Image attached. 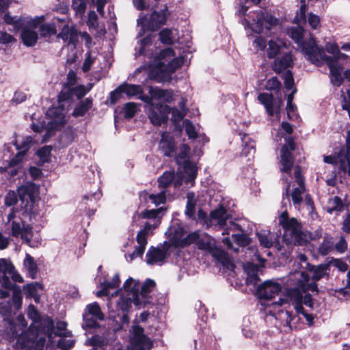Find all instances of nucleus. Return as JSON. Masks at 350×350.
Instances as JSON below:
<instances>
[{"label": "nucleus", "mask_w": 350, "mask_h": 350, "mask_svg": "<svg viewBox=\"0 0 350 350\" xmlns=\"http://www.w3.org/2000/svg\"><path fill=\"white\" fill-rule=\"evenodd\" d=\"M308 282L309 275L302 269L290 273L286 280V285L289 288L288 297H280L278 301L272 303V306L280 307L286 304L289 299L294 306L296 312L302 314L308 325H311L313 323L314 318L312 315L304 310L303 304L312 309L314 302L310 294H306L303 297L301 292L304 293L308 291L317 292L318 288L315 282L309 284Z\"/></svg>", "instance_id": "1"}, {"label": "nucleus", "mask_w": 350, "mask_h": 350, "mask_svg": "<svg viewBox=\"0 0 350 350\" xmlns=\"http://www.w3.org/2000/svg\"><path fill=\"white\" fill-rule=\"evenodd\" d=\"M90 89H86L83 85H77L75 88L64 87L58 96V107H53L49 108L46 111V118L48 119L47 124H38L33 123L31 129L34 132L40 133L44 130L46 134L42 139L46 142L48 138L51 137L54 132L60 129L66 122V114L68 109L64 108L68 104L70 105V100L73 96L78 99L83 97Z\"/></svg>", "instance_id": "2"}, {"label": "nucleus", "mask_w": 350, "mask_h": 350, "mask_svg": "<svg viewBox=\"0 0 350 350\" xmlns=\"http://www.w3.org/2000/svg\"><path fill=\"white\" fill-rule=\"evenodd\" d=\"M295 148L293 140H289L288 144L284 145L281 148L280 154V171L282 179L286 183L285 196L287 198L290 195V187L293 183V191L291 193L292 200L295 206L299 205L302 202V195L305 191L304 179L301 176V171L299 166L293 167V159L291 151Z\"/></svg>", "instance_id": "3"}, {"label": "nucleus", "mask_w": 350, "mask_h": 350, "mask_svg": "<svg viewBox=\"0 0 350 350\" xmlns=\"http://www.w3.org/2000/svg\"><path fill=\"white\" fill-rule=\"evenodd\" d=\"M140 282L133 278H129L123 284L122 289L125 293L121 294L120 297L114 302L112 298L110 299L108 303V307L112 311L117 312V317L120 318V321L122 324L128 325L130 319L128 316V312L131 308V305L133 304L138 309L146 308V304L148 301H142L140 295Z\"/></svg>", "instance_id": "4"}, {"label": "nucleus", "mask_w": 350, "mask_h": 350, "mask_svg": "<svg viewBox=\"0 0 350 350\" xmlns=\"http://www.w3.org/2000/svg\"><path fill=\"white\" fill-rule=\"evenodd\" d=\"M183 63L181 55H176L170 48L162 51L154 57L149 66V77L159 82H166L171 79V76Z\"/></svg>", "instance_id": "5"}, {"label": "nucleus", "mask_w": 350, "mask_h": 350, "mask_svg": "<svg viewBox=\"0 0 350 350\" xmlns=\"http://www.w3.org/2000/svg\"><path fill=\"white\" fill-rule=\"evenodd\" d=\"M15 282H23V278L17 271L12 262L9 258H0V287L9 291H12V301L15 309L21 308L23 301L21 288L13 284Z\"/></svg>", "instance_id": "6"}, {"label": "nucleus", "mask_w": 350, "mask_h": 350, "mask_svg": "<svg viewBox=\"0 0 350 350\" xmlns=\"http://www.w3.org/2000/svg\"><path fill=\"white\" fill-rule=\"evenodd\" d=\"M162 211V208L146 210L140 213L139 216L144 219H150L144 224V229L141 230L137 234V245L135 247V251L131 254L125 255L127 261H132L137 257H142L146 245L147 239L153 233V230L159 225L160 217L159 213Z\"/></svg>", "instance_id": "7"}, {"label": "nucleus", "mask_w": 350, "mask_h": 350, "mask_svg": "<svg viewBox=\"0 0 350 350\" xmlns=\"http://www.w3.org/2000/svg\"><path fill=\"white\" fill-rule=\"evenodd\" d=\"M210 221L212 225L223 229V234H230V232L241 230L239 225L232 220L224 207H220L211 213ZM232 237L240 246H245L250 243L248 238L243 234L232 233Z\"/></svg>", "instance_id": "8"}, {"label": "nucleus", "mask_w": 350, "mask_h": 350, "mask_svg": "<svg viewBox=\"0 0 350 350\" xmlns=\"http://www.w3.org/2000/svg\"><path fill=\"white\" fill-rule=\"evenodd\" d=\"M304 29L300 27H291L288 30L289 36L301 49L302 53L306 58L312 64H318L323 58V47L316 44L313 38L308 41H303Z\"/></svg>", "instance_id": "9"}, {"label": "nucleus", "mask_w": 350, "mask_h": 350, "mask_svg": "<svg viewBox=\"0 0 350 350\" xmlns=\"http://www.w3.org/2000/svg\"><path fill=\"white\" fill-rule=\"evenodd\" d=\"M279 223L284 228V239L288 243L304 245L307 242L306 235L302 232L301 224L294 218H289L284 211L279 218Z\"/></svg>", "instance_id": "10"}, {"label": "nucleus", "mask_w": 350, "mask_h": 350, "mask_svg": "<svg viewBox=\"0 0 350 350\" xmlns=\"http://www.w3.org/2000/svg\"><path fill=\"white\" fill-rule=\"evenodd\" d=\"M199 249L208 252L226 269L232 270L234 265L228 254L221 249L215 246V241L206 234H198V238L194 241Z\"/></svg>", "instance_id": "11"}, {"label": "nucleus", "mask_w": 350, "mask_h": 350, "mask_svg": "<svg viewBox=\"0 0 350 350\" xmlns=\"http://www.w3.org/2000/svg\"><path fill=\"white\" fill-rule=\"evenodd\" d=\"M18 196L24 205V216L28 217L30 221L36 219L38 211L34 204L36 198L38 194V188L33 183L26 184L18 188Z\"/></svg>", "instance_id": "12"}, {"label": "nucleus", "mask_w": 350, "mask_h": 350, "mask_svg": "<svg viewBox=\"0 0 350 350\" xmlns=\"http://www.w3.org/2000/svg\"><path fill=\"white\" fill-rule=\"evenodd\" d=\"M21 218L18 213L12 211L8 215L7 224L8 225V230H10V234L14 237H21L29 246L31 245V239L32 237L31 228L29 226L25 224V220L29 219L28 217L24 216Z\"/></svg>", "instance_id": "13"}, {"label": "nucleus", "mask_w": 350, "mask_h": 350, "mask_svg": "<svg viewBox=\"0 0 350 350\" xmlns=\"http://www.w3.org/2000/svg\"><path fill=\"white\" fill-rule=\"evenodd\" d=\"M190 148L186 144L180 147V150L176 157L178 165H183V176L185 178V183L192 186L197 176V167L194 163L189 161Z\"/></svg>", "instance_id": "14"}, {"label": "nucleus", "mask_w": 350, "mask_h": 350, "mask_svg": "<svg viewBox=\"0 0 350 350\" xmlns=\"http://www.w3.org/2000/svg\"><path fill=\"white\" fill-rule=\"evenodd\" d=\"M44 21V16L34 18H26L25 25H23L21 35L23 43L27 46H33L38 41V33L37 29L38 24Z\"/></svg>", "instance_id": "15"}, {"label": "nucleus", "mask_w": 350, "mask_h": 350, "mask_svg": "<svg viewBox=\"0 0 350 350\" xmlns=\"http://www.w3.org/2000/svg\"><path fill=\"white\" fill-rule=\"evenodd\" d=\"M166 234H167L171 243L176 247H185L194 243L198 238V232L186 234L183 227L180 226H171Z\"/></svg>", "instance_id": "16"}, {"label": "nucleus", "mask_w": 350, "mask_h": 350, "mask_svg": "<svg viewBox=\"0 0 350 350\" xmlns=\"http://www.w3.org/2000/svg\"><path fill=\"white\" fill-rule=\"evenodd\" d=\"M168 11L165 8L160 12H154L149 18L141 16L137 20L138 25L142 26V29L139 32L138 36H142L144 34L146 28L151 31H155L159 29L161 25L165 23Z\"/></svg>", "instance_id": "17"}, {"label": "nucleus", "mask_w": 350, "mask_h": 350, "mask_svg": "<svg viewBox=\"0 0 350 350\" xmlns=\"http://www.w3.org/2000/svg\"><path fill=\"white\" fill-rule=\"evenodd\" d=\"M253 46L260 51H266L267 55L269 59H273L278 55L285 43L279 38L271 39L268 43L265 38L258 36L253 42Z\"/></svg>", "instance_id": "18"}, {"label": "nucleus", "mask_w": 350, "mask_h": 350, "mask_svg": "<svg viewBox=\"0 0 350 350\" xmlns=\"http://www.w3.org/2000/svg\"><path fill=\"white\" fill-rule=\"evenodd\" d=\"M152 347V341L144 335V329L137 325H133L131 337V350H150Z\"/></svg>", "instance_id": "19"}, {"label": "nucleus", "mask_w": 350, "mask_h": 350, "mask_svg": "<svg viewBox=\"0 0 350 350\" xmlns=\"http://www.w3.org/2000/svg\"><path fill=\"white\" fill-rule=\"evenodd\" d=\"M323 58L321 62L318 64H314L317 66L321 65L323 62H325L329 69V78L331 83L332 85L335 86H340L342 81L343 79L341 75L342 71L343 70V66L339 62H336L332 58L329 57L325 54L324 49H323Z\"/></svg>", "instance_id": "20"}, {"label": "nucleus", "mask_w": 350, "mask_h": 350, "mask_svg": "<svg viewBox=\"0 0 350 350\" xmlns=\"http://www.w3.org/2000/svg\"><path fill=\"white\" fill-rule=\"evenodd\" d=\"M150 111L148 114L150 122L154 125H161L167 120L170 107L165 104L149 102Z\"/></svg>", "instance_id": "21"}, {"label": "nucleus", "mask_w": 350, "mask_h": 350, "mask_svg": "<svg viewBox=\"0 0 350 350\" xmlns=\"http://www.w3.org/2000/svg\"><path fill=\"white\" fill-rule=\"evenodd\" d=\"M281 285L273 280H267L261 284L257 288V293L260 299H271L280 293Z\"/></svg>", "instance_id": "22"}, {"label": "nucleus", "mask_w": 350, "mask_h": 350, "mask_svg": "<svg viewBox=\"0 0 350 350\" xmlns=\"http://www.w3.org/2000/svg\"><path fill=\"white\" fill-rule=\"evenodd\" d=\"M108 0H72V8L75 11L77 16L82 17L84 14L88 3L96 5L97 11L103 16L104 14L103 7Z\"/></svg>", "instance_id": "23"}, {"label": "nucleus", "mask_w": 350, "mask_h": 350, "mask_svg": "<svg viewBox=\"0 0 350 350\" xmlns=\"http://www.w3.org/2000/svg\"><path fill=\"white\" fill-rule=\"evenodd\" d=\"M259 102L264 105L267 112L271 116L275 115L277 118L280 119V110L282 103V100H280L278 103L274 102L273 96L272 94L267 93H261L258 96Z\"/></svg>", "instance_id": "24"}, {"label": "nucleus", "mask_w": 350, "mask_h": 350, "mask_svg": "<svg viewBox=\"0 0 350 350\" xmlns=\"http://www.w3.org/2000/svg\"><path fill=\"white\" fill-rule=\"evenodd\" d=\"M323 160L327 163L338 164L341 171L347 172L350 176V156L345 153V150H341L336 157L326 156Z\"/></svg>", "instance_id": "25"}, {"label": "nucleus", "mask_w": 350, "mask_h": 350, "mask_svg": "<svg viewBox=\"0 0 350 350\" xmlns=\"http://www.w3.org/2000/svg\"><path fill=\"white\" fill-rule=\"evenodd\" d=\"M306 8L305 5L300 7L299 12L297 13L295 18V21L297 24H301L303 22L308 21L309 25L314 29H317L321 26L320 17L312 13H310L308 16L306 15Z\"/></svg>", "instance_id": "26"}, {"label": "nucleus", "mask_w": 350, "mask_h": 350, "mask_svg": "<svg viewBox=\"0 0 350 350\" xmlns=\"http://www.w3.org/2000/svg\"><path fill=\"white\" fill-rule=\"evenodd\" d=\"M183 181L185 182V178L183 176V172L181 176L175 174L174 172H166L159 178V186L165 188L173 182L175 187H178Z\"/></svg>", "instance_id": "27"}, {"label": "nucleus", "mask_w": 350, "mask_h": 350, "mask_svg": "<svg viewBox=\"0 0 350 350\" xmlns=\"http://www.w3.org/2000/svg\"><path fill=\"white\" fill-rule=\"evenodd\" d=\"M151 98L150 102L161 103V101L170 103L172 100L173 94L172 91L159 89L157 88H151L150 89Z\"/></svg>", "instance_id": "28"}, {"label": "nucleus", "mask_w": 350, "mask_h": 350, "mask_svg": "<svg viewBox=\"0 0 350 350\" xmlns=\"http://www.w3.org/2000/svg\"><path fill=\"white\" fill-rule=\"evenodd\" d=\"M166 257L163 248L150 247L146 254V262L148 265H161Z\"/></svg>", "instance_id": "29"}, {"label": "nucleus", "mask_w": 350, "mask_h": 350, "mask_svg": "<svg viewBox=\"0 0 350 350\" xmlns=\"http://www.w3.org/2000/svg\"><path fill=\"white\" fill-rule=\"evenodd\" d=\"M293 65V59L291 54L286 53L282 56L278 57L273 62V70L278 73L282 72L284 70L291 67Z\"/></svg>", "instance_id": "30"}, {"label": "nucleus", "mask_w": 350, "mask_h": 350, "mask_svg": "<svg viewBox=\"0 0 350 350\" xmlns=\"http://www.w3.org/2000/svg\"><path fill=\"white\" fill-rule=\"evenodd\" d=\"M155 287V282L151 279H147L140 287V295L142 301H148L146 304V308H149L152 304V297L149 294Z\"/></svg>", "instance_id": "31"}, {"label": "nucleus", "mask_w": 350, "mask_h": 350, "mask_svg": "<svg viewBox=\"0 0 350 350\" xmlns=\"http://www.w3.org/2000/svg\"><path fill=\"white\" fill-rule=\"evenodd\" d=\"M159 39L165 44H172L179 40V32L176 29H164L159 33Z\"/></svg>", "instance_id": "32"}, {"label": "nucleus", "mask_w": 350, "mask_h": 350, "mask_svg": "<svg viewBox=\"0 0 350 350\" xmlns=\"http://www.w3.org/2000/svg\"><path fill=\"white\" fill-rule=\"evenodd\" d=\"M160 148L163 150L166 156H171L174 152L175 143L172 136L168 133H163L159 143Z\"/></svg>", "instance_id": "33"}, {"label": "nucleus", "mask_w": 350, "mask_h": 350, "mask_svg": "<svg viewBox=\"0 0 350 350\" xmlns=\"http://www.w3.org/2000/svg\"><path fill=\"white\" fill-rule=\"evenodd\" d=\"M245 273L247 274V284H255L258 280V267L257 265L247 262L243 265Z\"/></svg>", "instance_id": "34"}, {"label": "nucleus", "mask_w": 350, "mask_h": 350, "mask_svg": "<svg viewBox=\"0 0 350 350\" xmlns=\"http://www.w3.org/2000/svg\"><path fill=\"white\" fill-rule=\"evenodd\" d=\"M120 277L118 273H116L111 278V282H105L101 284V290L96 293L98 297L109 296L110 289L116 288L120 284Z\"/></svg>", "instance_id": "35"}, {"label": "nucleus", "mask_w": 350, "mask_h": 350, "mask_svg": "<svg viewBox=\"0 0 350 350\" xmlns=\"http://www.w3.org/2000/svg\"><path fill=\"white\" fill-rule=\"evenodd\" d=\"M120 277L118 273H116L111 278V282H105L101 284V290L96 293L98 297L109 296L110 289L116 288L120 284Z\"/></svg>", "instance_id": "36"}, {"label": "nucleus", "mask_w": 350, "mask_h": 350, "mask_svg": "<svg viewBox=\"0 0 350 350\" xmlns=\"http://www.w3.org/2000/svg\"><path fill=\"white\" fill-rule=\"evenodd\" d=\"M32 138L30 136H27L21 139H17L15 144L18 150H20L16 157V159L21 160L25 153L29 149L31 144L32 143Z\"/></svg>", "instance_id": "37"}, {"label": "nucleus", "mask_w": 350, "mask_h": 350, "mask_svg": "<svg viewBox=\"0 0 350 350\" xmlns=\"http://www.w3.org/2000/svg\"><path fill=\"white\" fill-rule=\"evenodd\" d=\"M325 49L327 53L332 55V57H329L336 62H338L340 59H345L347 58V55L340 52V48L338 44L334 42H328L325 44Z\"/></svg>", "instance_id": "38"}, {"label": "nucleus", "mask_w": 350, "mask_h": 350, "mask_svg": "<svg viewBox=\"0 0 350 350\" xmlns=\"http://www.w3.org/2000/svg\"><path fill=\"white\" fill-rule=\"evenodd\" d=\"M58 38H62L64 42L68 44H75L77 39V34L74 28L66 25L59 33Z\"/></svg>", "instance_id": "39"}, {"label": "nucleus", "mask_w": 350, "mask_h": 350, "mask_svg": "<svg viewBox=\"0 0 350 350\" xmlns=\"http://www.w3.org/2000/svg\"><path fill=\"white\" fill-rule=\"evenodd\" d=\"M23 266L26 269L28 275L32 278H36L38 266L33 258L29 254H26L25 258L23 260Z\"/></svg>", "instance_id": "40"}, {"label": "nucleus", "mask_w": 350, "mask_h": 350, "mask_svg": "<svg viewBox=\"0 0 350 350\" xmlns=\"http://www.w3.org/2000/svg\"><path fill=\"white\" fill-rule=\"evenodd\" d=\"M344 204L338 196L329 198L325 206L326 211L332 213L333 212H341L344 209Z\"/></svg>", "instance_id": "41"}, {"label": "nucleus", "mask_w": 350, "mask_h": 350, "mask_svg": "<svg viewBox=\"0 0 350 350\" xmlns=\"http://www.w3.org/2000/svg\"><path fill=\"white\" fill-rule=\"evenodd\" d=\"M260 244L266 248H269L273 245V235L269 231L261 230L256 233Z\"/></svg>", "instance_id": "42"}, {"label": "nucleus", "mask_w": 350, "mask_h": 350, "mask_svg": "<svg viewBox=\"0 0 350 350\" xmlns=\"http://www.w3.org/2000/svg\"><path fill=\"white\" fill-rule=\"evenodd\" d=\"M120 90H122L123 94H125L129 97L141 94L143 91L140 85L127 83L120 85Z\"/></svg>", "instance_id": "43"}, {"label": "nucleus", "mask_w": 350, "mask_h": 350, "mask_svg": "<svg viewBox=\"0 0 350 350\" xmlns=\"http://www.w3.org/2000/svg\"><path fill=\"white\" fill-rule=\"evenodd\" d=\"M27 296L33 297L38 302L39 299L38 289H42V285L38 282L28 284L23 287Z\"/></svg>", "instance_id": "44"}, {"label": "nucleus", "mask_w": 350, "mask_h": 350, "mask_svg": "<svg viewBox=\"0 0 350 350\" xmlns=\"http://www.w3.org/2000/svg\"><path fill=\"white\" fill-rule=\"evenodd\" d=\"M4 21L8 24L14 26L16 31L19 30L23 25H25L26 18L12 16L9 13H6L3 16Z\"/></svg>", "instance_id": "45"}, {"label": "nucleus", "mask_w": 350, "mask_h": 350, "mask_svg": "<svg viewBox=\"0 0 350 350\" xmlns=\"http://www.w3.org/2000/svg\"><path fill=\"white\" fill-rule=\"evenodd\" d=\"M92 104V100L89 98H86L75 107L72 112V116L75 118L84 116L91 108Z\"/></svg>", "instance_id": "46"}, {"label": "nucleus", "mask_w": 350, "mask_h": 350, "mask_svg": "<svg viewBox=\"0 0 350 350\" xmlns=\"http://www.w3.org/2000/svg\"><path fill=\"white\" fill-rule=\"evenodd\" d=\"M83 314H88L95 319H98V320H102L104 318L100 308L96 302L88 305Z\"/></svg>", "instance_id": "47"}, {"label": "nucleus", "mask_w": 350, "mask_h": 350, "mask_svg": "<svg viewBox=\"0 0 350 350\" xmlns=\"http://www.w3.org/2000/svg\"><path fill=\"white\" fill-rule=\"evenodd\" d=\"M40 31L41 36L44 38H50L52 36H54L57 33V30L54 24L53 23H46V24H38V28Z\"/></svg>", "instance_id": "48"}, {"label": "nucleus", "mask_w": 350, "mask_h": 350, "mask_svg": "<svg viewBox=\"0 0 350 350\" xmlns=\"http://www.w3.org/2000/svg\"><path fill=\"white\" fill-rule=\"evenodd\" d=\"M328 269L329 265L327 264L320 265L316 268L313 267L312 269H310V271L312 272V280L314 282L319 280L326 275Z\"/></svg>", "instance_id": "49"}, {"label": "nucleus", "mask_w": 350, "mask_h": 350, "mask_svg": "<svg viewBox=\"0 0 350 350\" xmlns=\"http://www.w3.org/2000/svg\"><path fill=\"white\" fill-rule=\"evenodd\" d=\"M334 250V242L332 238L325 239L319 247V252L325 256Z\"/></svg>", "instance_id": "50"}, {"label": "nucleus", "mask_w": 350, "mask_h": 350, "mask_svg": "<svg viewBox=\"0 0 350 350\" xmlns=\"http://www.w3.org/2000/svg\"><path fill=\"white\" fill-rule=\"evenodd\" d=\"M187 203L186 206L185 214L189 217H191L194 215L196 200L195 195L193 193H189L187 194Z\"/></svg>", "instance_id": "51"}, {"label": "nucleus", "mask_w": 350, "mask_h": 350, "mask_svg": "<svg viewBox=\"0 0 350 350\" xmlns=\"http://www.w3.org/2000/svg\"><path fill=\"white\" fill-rule=\"evenodd\" d=\"M148 196L149 200L151 203L154 204L155 205H159L161 204H163L165 202V191H161L157 194H150L144 193L142 196L146 198Z\"/></svg>", "instance_id": "52"}, {"label": "nucleus", "mask_w": 350, "mask_h": 350, "mask_svg": "<svg viewBox=\"0 0 350 350\" xmlns=\"http://www.w3.org/2000/svg\"><path fill=\"white\" fill-rule=\"evenodd\" d=\"M51 147L45 146L37 151V155L40 159V162L44 163L48 162L51 158Z\"/></svg>", "instance_id": "53"}, {"label": "nucleus", "mask_w": 350, "mask_h": 350, "mask_svg": "<svg viewBox=\"0 0 350 350\" xmlns=\"http://www.w3.org/2000/svg\"><path fill=\"white\" fill-rule=\"evenodd\" d=\"M183 126L189 139H196L198 137L196 127L190 120H185L183 121Z\"/></svg>", "instance_id": "54"}, {"label": "nucleus", "mask_w": 350, "mask_h": 350, "mask_svg": "<svg viewBox=\"0 0 350 350\" xmlns=\"http://www.w3.org/2000/svg\"><path fill=\"white\" fill-rule=\"evenodd\" d=\"M83 327L87 328H93L96 327L98 325L97 320L98 319H95L92 317V316H90L88 314H83Z\"/></svg>", "instance_id": "55"}, {"label": "nucleus", "mask_w": 350, "mask_h": 350, "mask_svg": "<svg viewBox=\"0 0 350 350\" xmlns=\"http://www.w3.org/2000/svg\"><path fill=\"white\" fill-rule=\"evenodd\" d=\"M137 111V105L134 103H128L124 105V116L131 118L135 116Z\"/></svg>", "instance_id": "56"}, {"label": "nucleus", "mask_w": 350, "mask_h": 350, "mask_svg": "<svg viewBox=\"0 0 350 350\" xmlns=\"http://www.w3.org/2000/svg\"><path fill=\"white\" fill-rule=\"evenodd\" d=\"M89 344L94 347V349H98L105 346L107 342L105 338L99 336H94L89 340Z\"/></svg>", "instance_id": "57"}, {"label": "nucleus", "mask_w": 350, "mask_h": 350, "mask_svg": "<svg viewBox=\"0 0 350 350\" xmlns=\"http://www.w3.org/2000/svg\"><path fill=\"white\" fill-rule=\"evenodd\" d=\"M87 24L90 29H96L98 27V16L94 11H90L89 12Z\"/></svg>", "instance_id": "58"}, {"label": "nucleus", "mask_w": 350, "mask_h": 350, "mask_svg": "<svg viewBox=\"0 0 350 350\" xmlns=\"http://www.w3.org/2000/svg\"><path fill=\"white\" fill-rule=\"evenodd\" d=\"M171 111L172 114V120L174 122H179L183 120L187 113V109L183 107H182V109H172L170 111Z\"/></svg>", "instance_id": "59"}, {"label": "nucleus", "mask_w": 350, "mask_h": 350, "mask_svg": "<svg viewBox=\"0 0 350 350\" xmlns=\"http://www.w3.org/2000/svg\"><path fill=\"white\" fill-rule=\"evenodd\" d=\"M283 79L284 81V86L286 90H293L294 87V79L293 74L290 70H287L284 76Z\"/></svg>", "instance_id": "60"}, {"label": "nucleus", "mask_w": 350, "mask_h": 350, "mask_svg": "<svg viewBox=\"0 0 350 350\" xmlns=\"http://www.w3.org/2000/svg\"><path fill=\"white\" fill-rule=\"evenodd\" d=\"M152 38L150 36H148L144 39L141 40L140 48L138 52V55L145 54L146 55H148L146 53V47L151 45Z\"/></svg>", "instance_id": "61"}, {"label": "nucleus", "mask_w": 350, "mask_h": 350, "mask_svg": "<svg viewBox=\"0 0 350 350\" xmlns=\"http://www.w3.org/2000/svg\"><path fill=\"white\" fill-rule=\"evenodd\" d=\"M266 89L270 91L279 90L280 88V82L277 77H271L268 79L265 85Z\"/></svg>", "instance_id": "62"}, {"label": "nucleus", "mask_w": 350, "mask_h": 350, "mask_svg": "<svg viewBox=\"0 0 350 350\" xmlns=\"http://www.w3.org/2000/svg\"><path fill=\"white\" fill-rule=\"evenodd\" d=\"M66 337H63L58 342V347L62 350H68L74 345V340Z\"/></svg>", "instance_id": "63"}, {"label": "nucleus", "mask_w": 350, "mask_h": 350, "mask_svg": "<svg viewBox=\"0 0 350 350\" xmlns=\"http://www.w3.org/2000/svg\"><path fill=\"white\" fill-rule=\"evenodd\" d=\"M17 202V196L14 191H9L5 198V204L8 206L14 205Z\"/></svg>", "instance_id": "64"}]
</instances>
